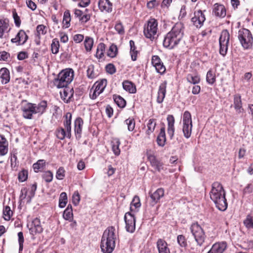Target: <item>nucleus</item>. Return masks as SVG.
I'll list each match as a JSON object with an SVG mask.
<instances>
[{
  "label": "nucleus",
  "instance_id": "f257e3e1",
  "mask_svg": "<svg viewBox=\"0 0 253 253\" xmlns=\"http://www.w3.org/2000/svg\"><path fill=\"white\" fill-rule=\"evenodd\" d=\"M184 35V26L181 23H176L165 36L164 46L169 49L176 47L182 41Z\"/></svg>",
  "mask_w": 253,
  "mask_h": 253
},
{
  "label": "nucleus",
  "instance_id": "f03ea898",
  "mask_svg": "<svg viewBox=\"0 0 253 253\" xmlns=\"http://www.w3.org/2000/svg\"><path fill=\"white\" fill-rule=\"evenodd\" d=\"M225 191L222 185L219 182H214L210 192V198L214 202L216 207L221 211H225L228 206L225 198Z\"/></svg>",
  "mask_w": 253,
  "mask_h": 253
},
{
  "label": "nucleus",
  "instance_id": "7ed1b4c3",
  "mask_svg": "<svg viewBox=\"0 0 253 253\" xmlns=\"http://www.w3.org/2000/svg\"><path fill=\"white\" fill-rule=\"evenodd\" d=\"M22 103V115L26 119H32L33 114L42 115L47 108V103L45 100H42L38 104L28 102L26 100H23Z\"/></svg>",
  "mask_w": 253,
  "mask_h": 253
},
{
  "label": "nucleus",
  "instance_id": "20e7f679",
  "mask_svg": "<svg viewBox=\"0 0 253 253\" xmlns=\"http://www.w3.org/2000/svg\"><path fill=\"white\" fill-rule=\"evenodd\" d=\"M118 234L114 226H109L104 231L101 241L100 248L103 253H111L116 246Z\"/></svg>",
  "mask_w": 253,
  "mask_h": 253
},
{
  "label": "nucleus",
  "instance_id": "39448f33",
  "mask_svg": "<svg viewBox=\"0 0 253 253\" xmlns=\"http://www.w3.org/2000/svg\"><path fill=\"white\" fill-rule=\"evenodd\" d=\"M74 76V71L72 69H63L58 74L57 78L54 79L53 84L58 88L66 87L73 81Z\"/></svg>",
  "mask_w": 253,
  "mask_h": 253
},
{
  "label": "nucleus",
  "instance_id": "423d86ee",
  "mask_svg": "<svg viewBox=\"0 0 253 253\" xmlns=\"http://www.w3.org/2000/svg\"><path fill=\"white\" fill-rule=\"evenodd\" d=\"M158 31V20L154 18L150 17L143 27L144 36L151 41H153L157 38Z\"/></svg>",
  "mask_w": 253,
  "mask_h": 253
},
{
  "label": "nucleus",
  "instance_id": "0eeeda50",
  "mask_svg": "<svg viewBox=\"0 0 253 253\" xmlns=\"http://www.w3.org/2000/svg\"><path fill=\"white\" fill-rule=\"evenodd\" d=\"M238 38L245 49L252 48L253 44V37L250 30L245 28L240 29L238 32Z\"/></svg>",
  "mask_w": 253,
  "mask_h": 253
},
{
  "label": "nucleus",
  "instance_id": "6e6552de",
  "mask_svg": "<svg viewBox=\"0 0 253 253\" xmlns=\"http://www.w3.org/2000/svg\"><path fill=\"white\" fill-rule=\"evenodd\" d=\"M193 125L191 113L186 111L183 113L182 119V131L184 136L188 139L192 133Z\"/></svg>",
  "mask_w": 253,
  "mask_h": 253
},
{
  "label": "nucleus",
  "instance_id": "1a4fd4ad",
  "mask_svg": "<svg viewBox=\"0 0 253 253\" xmlns=\"http://www.w3.org/2000/svg\"><path fill=\"white\" fill-rule=\"evenodd\" d=\"M190 230L197 244L200 246H202L206 238L203 229L197 222H196L191 225Z\"/></svg>",
  "mask_w": 253,
  "mask_h": 253
},
{
  "label": "nucleus",
  "instance_id": "9d476101",
  "mask_svg": "<svg viewBox=\"0 0 253 253\" xmlns=\"http://www.w3.org/2000/svg\"><path fill=\"white\" fill-rule=\"evenodd\" d=\"M230 34L226 29L221 31L219 39V53L224 56L227 52L229 45Z\"/></svg>",
  "mask_w": 253,
  "mask_h": 253
},
{
  "label": "nucleus",
  "instance_id": "9b49d317",
  "mask_svg": "<svg viewBox=\"0 0 253 253\" xmlns=\"http://www.w3.org/2000/svg\"><path fill=\"white\" fill-rule=\"evenodd\" d=\"M107 84L106 79H103L96 82L90 90L89 96L92 99H95L101 93L106 87Z\"/></svg>",
  "mask_w": 253,
  "mask_h": 253
},
{
  "label": "nucleus",
  "instance_id": "f8f14e48",
  "mask_svg": "<svg viewBox=\"0 0 253 253\" xmlns=\"http://www.w3.org/2000/svg\"><path fill=\"white\" fill-rule=\"evenodd\" d=\"M206 9L195 10L193 16L191 18V22L197 28L202 27L206 20Z\"/></svg>",
  "mask_w": 253,
  "mask_h": 253
},
{
  "label": "nucleus",
  "instance_id": "ddd939ff",
  "mask_svg": "<svg viewBox=\"0 0 253 253\" xmlns=\"http://www.w3.org/2000/svg\"><path fill=\"white\" fill-rule=\"evenodd\" d=\"M74 13L75 17L78 19L82 25L87 23L90 20L92 15L91 10L88 8H86L84 11L75 8L74 10Z\"/></svg>",
  "mask_w": 253,
  "mask_h": 253
},
{
  "label": "nucleus",
  "instance_id": "4468645a",
  "mask_svg": "<svg viewBox=\"0 0 253 253\" xmlns=\"http://www.w3.org/2000/svg\"><path fill=\"white\" fill-rule=\"evenodd\" d=\"M124 219L126 223V229L130 233H133L135 230L136 219L134 215L130 211L126 213Z\"/></svg>",
  "mask_w": 253,
  "mask_h": 253
},
{
  "label": "nucleus",
  "instance_id": "2eb2a0df",
  "mask_svg": "<svg viewBox=\"0 0 253 253\" xmlns=\"http://www.w3.org/2000/svg\"><path fill=\"white\" fill-rule=\"evenodd\" d=\"M151 63L158 73L161 75L165 73L166 68L159 56L153 55L151 59Z\"/></svg>",
  "mask_w": 253,
  "mask_h": 253
},
{
  "label": "nucleus",
  "instance_id": "dca6fc26",
  "mask_svg": "<svg viewBox=\"0 0 253 253\" xmlns=\"http://www.w3.org/2000/svg\"><path fill=\"white\" fill-rule=\"evenodd\" d=\"M28 39V36L23 30H20L14 38L11 39L12 43H15L17 45L24 44Z\"/></svg>",
  "mask_w": 253,
  "mask_h": 253
},
{
  "label": "nucleus",
  "instance_id": "f3484780",
  "mask_svg": "<svg viewBox=\"0 0 253 253\" xmlns=\"http://www.w3.org/2000/svg\"><path fill=\"white\" fill-rule=\"evenodd\" d=\"M29 231L30 234L33 235L42 232L43 228L41 225L40 218L36 217L32 220L30 224Z\"/></svg>",
  "mask_w": 253,
  "mask_h": 253
},
{
  "label": "nucleus",
  "instance_id": "a211bd4d",
  "mask_svg": "<svg viewBox=\"0 0 253 253\" xmlns=\"http://www.w3.org/2000/svg\"><path fill=\"white\" fill-rule=\"evenodd\" d=\"M165 194V190L163 188L157 189L153 193L149 192V195L151 199L150 204L152 206H154L159 202L160 199L164 197Z\"/></svg>",
  "mask_w": 253,
  "mask_h": 253
},
{
  "label": "nucleus",
  "instance_id": "6ab92c4d",
  "mask_svg": "<svg viewBox=\"0 0 253 253\" xmlns=\"http://www.w3.org/2000/svg\"><path fill=\"white\" fill-rule=\"evenodd\" d=\"M98 6L102 12L109 13L113 11V3L110 0H99Z\"/></svg>",
  "mask_w": 253,
  "mask_h": 253
},
{
  "label": "nucleus",
  "instance_id": "aec40b11",
  "mask_svg": "<svg viewBox=\"0 0 253 253\" xmlns=\"http://www.w3.org/2000/svg\"><path fill=\"white\" fill-rule=\"evenodd\" d=\"M227 248V244L225 241L216 242L207 253H223Z\"/></svg>",
  "mask_w": 253,
  "mask_h": 253
},
{
  "label": "nucleus",
  "instance_id": "412c9836",
  "mask_svg": "<svg viewBox=\"0 0 253 253\" xmlns=\"http://www.w3.org/2000/svg\"><path fill=\"white\" fill-rule=\"evenodd\" d=\"M167 87V82L166 81H164L160 84L157 96V103H161L163 102L166 96Z\"/></svg>",
  "mask_w": 253,
  "mask_h": 253
},
{
  "label": "nucleus",
  "instance_id": "4be33fe9",
  "mask_svg": "<svg viewBox=\"0 0 253 253\" xmlns=\"http://www.w3.org/2000/svg\"><path fill=\"white\" fill-rule=\"evenodd\" d=\"M83 125L84 121L81 117L77 118L74 122V131L76 137L78 139L81 137Z\"/></svg>",
  "mask_w": 253,
  "mask_h": 253
},
{
  "label": "nucleus",
  "instance_id": "5701e85b",
  "mask_svg": "<svg viewBox=\"0 0 253 253\" xmlns=\"http://www.w3.org/2000/svg\"><path fill=\"white\" fill-rule=\"evenodd\" d=\"M9 143L3 135L0 134V157L6 155L8 152Z\"/></svg>",
  "mask_w": 253,
  "mask_h": 253
},
{
  "label": "nucleus",
  "instance_id": "b1692460",
  "mask_svg": "<svg viewBox=\"0 0 253 253\" xmlns=\"http://www.w3.org/2000/svg\"><path fill=\"white\" fill-rule=\"evenodd\" d=\"M159 253H170L167 242L163 239L159 238L156 243Z\"/></svg>",
  "mask_w": 253,
  "mask_h": 253
},
{
  "label": "nucleus",
  "instance_id": "393cba45",
  "mask_svg": "<svg viewBox=\"0 0 253 253\" xmlns=\"http://www.w3.org/2000/svg\"><path fill=\"white\" fill-rule=\"evenodd\" d=\"M186 80L188 83L192 84H197L201 82L200 75L195 71L191 73L187 74L186 77Z\"/></svg>",
  "mask_w": 253,
  "mask_h": 253
},
{
  "label": "nucleus",
  "instance_id": "a878e982",
  "mask_svg": "<svg viewBox=\"0 0 253 253\" xmlns=\"http://www.w3.org/2000/svg\"><path fill=\"white\" fill-rule=\"evenodd\" d=\"M71 121H72V114L68 112L65 116V120L63 122V124L67 131V138H70L71 137Z\"/></svg>",
  "mask_w": 253,
  "mask_h": 253
},
{
  "label": "nucleus",
  "instance_id": "bb28decb",
  "mask_svg": "<svg viewBox=\"0 0 253 253\" xmlns=\"http://www.w3.org/2000/svg\"><path fill=\"white\" fill-rule=\"evenodd\" d=\"M213 12L216 16L223 18L226 15V11L224 6L222 4L215 3L214 5Z\"/></svg>",
  "mask_w": 253,
  "mask_h": 253
},
{
  "label": "nucleus",
  "instance_id": "cd10ccee",
  "mask_svg": "<svg viewBox=\"0 0 253 253\" xmlns=\"http://www.w3.org/2000/svg\"><path fill=\"white\" fill-rule=\"evenodd\" d=\"M0 79L2 84H5L10 81V72L6 68H2L0 69Z\"/></svg>",
  "mask_w": 253,
  "mask_h": 253
},
{
  "label": "nucleus",
  "instance_id": "c85d7f7f",
  "mask_svg": "<svg viewBox=\"0 0 253 253\" xmlns=\"http://www.w3.org/2000/svg\"><path fill=\"white\" fill-rule=\"evenodd\" d=\"M121 144L120 140L118 138H114L111 141V146L112 150L116 156H118L120 155L121 150L120 149V145Z\"/></svg>",
  "mask_w": 253,
  "mask_h": 253
},
{
  "label": "nucleus",
  "instance_id": "c756f323",
  "mask_svg": "<svg viewBox=\"0 0 253 253\" xmlns=\"http://www.w3.org/2000/svg\"><path fill=\"white\" fill-rule=\"evenodd\" d=\"M234 106L235 109L238 113H240L244 111V109L242 107L241 96L239 93L234 95Z\"/></svg>",
  "mask_w": 253,
  "mask_h": 253
},
{
  "label": "nucleus",
  "instance_id": "7c9ffc66",
  "mask_svg": "<svg viewBox=\"0 0 253 253\" xmlns=\"http://www.w3.org/2000/svg\"><path fill=\"white\" fill-rule=\"evenodd\" d=\"M157 143L160 146H165L166 142V136L165 127H162L160 129V132L157 138Z\"/></svg>",
  "mask_w": 253,
  "mask_h": 253
},
{
  "label": "nucleus",
  "instance_id": "2f4dec72",
  "mask_svg": "<svg viewBox=\"0 0 253 253\" xmlns=\"http://www.w3.org/2000/svg\"><path fill=\"white\" fill-rule=\"evenodd\" d=\"M130 51L129 53L131 56V58L132 61H136L137 59L138 55L139 53V51L137 50L136 46L133 41L130 40L129 41Z\"/></svg>",
  "mask_w": 253,
  "mask_h": 253
},
{
  "label": "nucleus",
  "instance_id": "473e14b6",
  "mask_svg": "<svg viewBox=\"0 0 253 253\" xmlns=\"http://www.w3.org/2000/svg\"><path fill=\"white\" fill-rule=\"evenodd\" d=\"M123 88L130 93H134L136 91L135 85L131 82L125 80L123 82Z\"/></svg>",
  "mask_w": 253,
  "mask_h": 253
},
{
  "label": "nucleus",
  "instance_id": "72a5a7b5",
  "mask_svg": "<svg viewBox=\"0 0 253 253\" xmlns=\"http://www.w3.org/2000/svg\"><path fill=\"white\" fill-rule=\"evenodd\" d=\"M206 82L211 85L213 84L216 82L215 72L212 69H210L206 75Z\"/></svg>",
  "mask_w": 253,
  "mask_h": 253
},
{
  "label": "nucleus",
  "instance_id": "f704fd0d",
  "mask_svg": "<svg viewBox=\"0 0 253 253\" xmlns=\"http://www.w3.org/2000/svg\"><path fill=\"white\" fill-rule=\"evenodd\" d=\"M63 218L69 221H72L73 220V213L72 207L71 205H68L66 209L63 212Z\"/></svg>",
  "mask_w": 253,
  "mask_h": 253
},
{
  "label": "nucleus",
  "instance_id": "c9c22d12",
  "mask_svg": "<svg viewBox=\"0 0 253 253\" xmlns=\"http://www.w3.org/2000/svg\"><path fill=\"white\" fill-rule=\"evenodd\" d=\"M46 162L44 160H39L33 165V168L35 172H38L42 171L45 168Z\"/></svg>",
  "mask_w": 253,
  "mask_h": 253
},
{
  "label": "nucleus",
  "instance_id": "e433bc0d",
  "mask_svg": "<svg viewBox=\"0 0 253 253\" xmlns=\"http://www.w3.org/2000/svg\"><path fill=\"white\" fill-rule=\"evenodd\" d=\"M9 24L5 20L0 19V38L3 39L5 32H8L10 29L9 28Z\"/></svg>",
  "mask_w": 253,
  "mask_h": 253
},
{
  "label": "nucleus",
  "instance_id": "4c0bfd02",
  "mask_svg": "<svg viewBox=\"0 0 253 253\" xmlns=\"http://www.w3.org/2000/svg\"><path fill=\"white\" fill-rule=\"evenodd\" d=\"M156 126V119H150L148 120L147 124V129L146 133L148 135L153 133L155 129Z\"/></svg>",
  "mask_w": 253,
  "mask_h": 253
},
{
  "label": "nucleus",
  "instance_id": "58836bf2",
  "mask_svg": "<svg viewBox=\"0 0 253 253\" xmlns=\"http://www.w3.org/2000/svg\"><path fill=\"white\" fill-rule=\"evenodd\" d=\"M71 14L69 10H66L64 12L62 21L63 28H68L70 26Z\"/></svg>",
  "mask_w": 253,
  "mask_h": 253
},
{
  "label": "nucleus",
  "instance_id": "ea45409f",
  "mask_svg": "<svg viewBox=\"0 0 253 253\" xmlns=\"http://www.w3.org/2000/svg\"><path fill=\"white\" fill-rule=\"evenodd\" d=\"M93 43L94 41L92 38L88 36L85 37L84 44L86 52H90L92 50Z\"/></svg>",
  "mask_w": 253,
  "mask_h": 253
},
{
  "label": "nucleus",
  "instance_id": "a19ab883",
  "mask_svg": "<svg viewBox=\"0 0 253 253\" xmlns=\"http://www.w3.org/2000/svg\"><path fill=\"white\" fill-rule=\"evenodd\" d=\"M105 48L106 45L104 43L101 42L98 44L96 52V57L97 58L101 59L104 56Z\"/></svg>",
  "mask_w": 253,
  "mask_h": 253
},
{
  "label": "nucleus",
  "instance_id": "79ce46f5",
  "mask_svg": "<svg viewBox=\"0 0 253 253\" xmlns=\"http://www.w3.org/2000/svg\"><path fill=\"white\" fill-rule=\"evenodd\" d=\"M118 52V49L117 45L115 44H112L107 51V55L111 58H114L117 56Z\"/></svg>",
  "mask_w": 253,
  "mask_h": 253
},
{
  "label": "nucleus",
  "instance_id": "37998d69",
  "mask_svg": "<svg viewBox=\"0 0 253 253\" xmlns=\"http://www.w3.org/2000/svg\"><path fill=\"white\" fill-rule=\"evenodd\" d=\"M60 47V43L58 40L57 38H54L52 40L51 44V51L52 53L56 54L59 52Z\"/></svg>",
  "mask_w": 253,
  "mask_h": 253
},
{
  "label": "nucleus",
  "instance_id": "c03bdc74",
  "mask_svg": "<svg viewBox=\"0 0 253 253\" xmlns=\"http://www.w3.org/2000/svg\"><path fill=\"white\" fill-rule=\"evenodd\" d=\"M113 98L116 104L121 108H124L126 105V100L121 96L114 95Z\"/></svg>",
  "mask_w": 253,
  "mask_h": 253
},
{
  "label": "nucleus",
  "instance_id": "a18cd8bd",
  "mask_svg": "<svg viewBox=\"0 0 253 253\" xmlns=\"http://www.w3.org/2000/svg\"><path fill=\"white\" fill-rule=\"evenodd\" d=\"M17 153L12 151L11 153L10 165L11 168L14 169H16L18 165V161L17 157Z\"/></svg>",
  "mask_w": 253,
  "mask_h": 253
},
{
  "label": "nucleus",
  "instance_id": "49530a36",
  "mask_svg": "<svg viewBox=\"0 0 253 253\" xmlns=\"http://www.w3.org/2000/svg\"><path fill=\"white\" fill-rule=\"evenodd\" d=\"M66 129L62 127H58L56 129L55 133L57 137L60 139L63 140L65 137H67V131H66Z\"/></svg>",
  "mask_w": 253,
  "mask_h": 253
},
{
  "label": "nucleus",
  "instance_id": "de8ad7c7",
  "mask_svg": "<svg viewBox=\"0 0 253 253\" xmlns=\"http://www.w3.org/2000/svg\"><path fill=\"white\" fill-rule=\"evenodd\" d=\"M67 201L68 199L67 194L64 192H62L59 197V207L61 208L65 207L67 203Z\"/></svg>",
  "mask_w": 253,
  "mask_h": 253
},
{
  "label": "nucleus",
  "instance_id": "09e8293b",
  "mask_svg": "<svg viewBox=\"0 0 253 253\" xmlns=\"http://www.w3.org/2000/svg\"><path fill=\"white\" fill-rule=\"evenodd\" d=\"M37 36L40 39L41 35H44L47 33V27L44 25L41 24L36 28Z\"/></svg>",
  "mask_w": 253,
  "mask_h": 253
},
{
  "label": "nucleus",
  "instance_id": "8fccbe9b",
  "mask_svg": "<svg viewBox=\"0 0 253 253\" xmlns=\"http://www.w3.org/2000/svg\"><path fill=\"white\" fill-rule=\"evenodd\" d=\"M86 76L89 79H94L97 76V74L94 72V66L92 64H90L88 66L86 70Z\"/></svg>",
  "mask_w": 253,
  "mask_h": 253
},
{
  "label": "nucleus",
  "instance_id": "3c124183",
  "mask_svg": "<svg viewBox=\"0 0 253 253\" xmlns=\"http://www.w3.org/2000/svg\"><path fill=\"white\" fill-rule=\"evenodd\" d=\"M177 242L178 245L181 247L185 249L187 247V241L183 235H179L177 237Z\"/></svg>",
  "mask_w": 253,
  "mask_h": 253
},
{
  "label": "nucleus",
  "instance_id": "603ef678",
  "mask_svg": "<svg viewBox=\"0 0 253 253\" xmlns=\"http://www.w3.org/2000/svg\"><path fill=\"white\" fill-rule=\"evenodd\" d=\"M12 214L13 212L9 206H6L4 208L3 210V218L5 220H9L12 215Z\"/></svg>",
  "mask_w": 253,
  "mask_h": 253
},
{
  "label": "nucleus",
  "instance_id": "864d4df0",
  "mask_svg": "<svg viewBox=\"0 0 253 253\" xmlns=\"http://www.w3.org/2000/svg\"><path fill=\"white\" fill-rule=\"evenodd\" d=\"M141 205L139 197L138 196H135L130 204V211H132L133 210L132 207H134L135 209H137L140 208Z\"/></svg>",
  "mask_w": 253,
  "mask_h": 253
},
{
  "label": "nucleus",
  "instance_id": "5fc2aeb1",
  "mask_svg": "<svg viewBox=\"0 0 253 253\" xmlns=\"http://www.w3.org/2000/svg\"><path fill=\"white\" fill-rule=\"evenodd\" d=\"M244 224L248 229L253 228V216L248 214L246 219L244 220Z\"/></svg>",
  "mask_w": 253,
  "mask_h": 253
},
{
  "label": "nucleus",
  "instance_id": "6e6d98bb",
  "mask_svg": "<svg viewBox=\"0 0 253 253\" xmlns=\"http://www.w3.org/2000/svg\"><path fill=\"white\" fill-rule=\"evenodd\" d=\"M42 179L47 183H49L52 181L53 174V173L50 171L47 170L44 171L42 174Z\"/></svg>",
  "mask_w": 253,
  "mask_h": 253
},
{
  "label": "nucleus",
  "instance_id": "4d7b16f0",
  "mask_svg": "<svg viewBox=\"0 0 253 253\" xmlns=\"http://www.w3.org/2000/svg\"><path fill=\"white\" fill-rule=\"evenodd\" d=\"M168 129L175 130L174 123L175 119L173 115H169L167 116Z\"/></svg>",
  "mask_w": 253,
  "mask_h": 253
},
{
  "label": "nucleus",
  "instance_id": "13d9d810",
  "mask_svg": "<svg viewBox=\"0 0 253 253\" xmlns=\"http://www.w3.org/2000/svg\"><path fill=\"white\" fill-rule=\"evenodd\" d=\"M28 176V171L27 169H23L19 172L18 178L20 182L25 181Z\"/></svg>",
  "mask_w": 253,
  "mask_h": 253
},
{
  "label": "nucleus",
  "instance_id": "bf43d9fd",
  "mask_svg": "<svg viewBox=\"0 0 253 253\" xmlns=\"http://www.w3.org/2000/svg\"><path fill=\"white\" fill-rule=\"evenodd\" d=\"M125 124L127 126V129L129 131H132L134 130L135 126V121L133 118H129L125 121Z\"/></svg>",
  "mask_w": 253,
  "mask_h": 253
},
{
  "label": "nucleus",
  "instance_id": "052dcab7",
  "mask_svg": "<svg viewBox=\"0 0 253 253\" xmlns=\"http://www.w3.org/2000/svg\"><path fill=\"white\" fill-rule=\"evenodd\" d=\"M160 4V1L158 0H151L147 1L146 4L147 8L149 10H152L157 7Z\"/></svg>",
  "mask_w": 253,
  "mask_h": 253
},
{
  "label": "nucleus",
  "instance_id": "680f3d73",
  "mask_svg": "<svg viewBox=\"0 0 253 253\" xmlns=\"http://www.w3.org/2000/svg\"><path fill=\"white\" fill-rule=\"evenodd\" d=\"M66 171L63 167H60L56 173V178L58 180H62L65 176Z\"/></svg>",
  "mask_w": 253,
  "mask_h": 253
},
{
  "label": "nucleus",
  "instance_id": "e2e57ef3",
  "mask_svg": "<svg viewBox=\"0 0 253 253\" xmlns=\"http://www.w3.org/2000/svg\"><path fill=\"white\" fill-rule=\"evenodd\" d=\"M114 28L119 34L123 35L125 34V28L121 21L117 22Z\"/></svg>",
  "mask_w": 253,
  "mask_h": 253
},
{
  "label": "nucleus",
  "instance_id": "0e129e2a",
  "mask_svg": "<svg viewBox=\"0 0 253 253\" xmlns=\"http://www.w3.org/2000/svg\"><path fill=\"white\" fill-rule=\"evenodd\" d=\"M12 16L15 26L17 27H19L21 25V21L15 9L12 10Z\"/></svg>",
  "mask_w": 253,
  "mask_h": 253
},
{
  "label": "nucleus",
  "instance_id": "69168bd1",
  "mask_svg": "<svg viewBox=\"0 0 253 253\" xmlns=\"http://www.w3.org/2000/svg\"><path fill=\"white\" fill-rule=\"evenodd\" d=\"M105 70L106 72L110 75H113L116 72V68L115 66L112 63H109L106 65Z\"/></svg>",
  "mask_w": 253,
  "mask_h": 253
},
{
  "label": "nucleus",
  "instance_id": "338daca9",
  "mask_svg": "<svg viewBox=\"0 0 253 253\" xmlns=\"http://www.w3.org/2000/svg\"><path fill=\"white\" fill-rule=\"evenodd\" d=\"M18 243L19 245V251H22L23 249V243L24 242V238L22 232L18 233Z\"/></svg>",
  "mask_w": 253,
  "mask_h": 253
},
{
  "label": "nucleus",
  "instance_id": "774afa93",
  "mask_svg": "<svg viewBox=\"0 0 253 253\" xmlns=\"http://www.w3.org/2000/svg\"><path fill=\"white\" fill-rule=\"evenodd\" d=\"M10 59L9 53L2 51L0 52V60L3 61H7Z\"/></svg>",
  "mask_w": 253,
  "mask_h": 253
}]
</instances>
